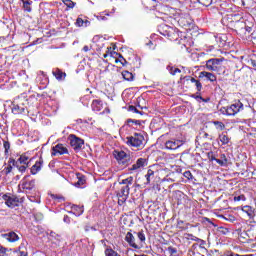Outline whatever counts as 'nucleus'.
Listing matches in <instances>:
<instances>
[{
  "label": "nucleus",
  "instance_id": "nucleus-55",
  "mask_svg": "<svg viewBox=\"0 0 256 256\" xmlns=\"http://www.w3.org/2000/svg\"><path fill=\"white\" fill-rule=\"evenodd\" d=\"M221 159H222V160L227 159V157L225 156V154H222V155H221Z\"/></svg>",
  "mask_w": 256,
  "mask_h": 256
},
{
  "label": "nucleus",
  "instance_id": "nucleus-17",
  "mask_svg": "<svg viewBox=\"0 0 256 256\" xmlns=\"http://www.w3.org/2000/svg\"><path fill=\"white\" fill-rule=\"evenodd\" d=\"M43 167V158H40L36 163L31 167V174L37 175L41 168Z\"/></svg>",
  "mask_w": 256,
  "mask_h": 256
},
{
  "label": "nucleus",
  "instance_id": "nucleus-54",
  "mask_svg": "<svg viewBox=\"0 0 256 256\" xmlns=\"http://www.w3.org/2000/svg\"><path fill=\"white\" fill-rule=\"evenodd\" d=\"M225 256H235V253L231 252V253L226 254Z\"/></svg>",
  "mask_w": 256,
  "mask_h": 256
},
{
  "label": "nucleus",
  "instance_id": "nucleus-50",
  "mask_svg": "<svg viewBox=\"0 0 256 256\" xmlns=\"http://www.w3.org/2000/svg\"><path fill=\"white\" fill-rule=\"evenodd\" d=\"M251 65H252V67H256V60L255 59H251Z\"/></svg>",
  "mask_w": 256,
  "mask_h": 256
},
{
  "label": "nucleus",
  "instance_id": "nucleus-52",
  "mask_svg": "<svg viewBox=\"0 0 256 256\" xmlns=\"http://www.w3.org/2000/svg\"><path fill=\"white\" fill-rule=\"evenodd\" d=\"M179 23H180V25H184L185 26V25H189L190 22H179Z\"/></svg>",
  "mask_w": 256,
  "mask_h": 256
},
{
  "label": "nucleus",
  "instance_id": "nucleus-33",
  "mask_svg": "<svg viewBox=\"0 0 256 256\" xmlns=\"http://www.w3.org/2000/svg\"><path fill=\"white\" fill-rule=\"evenodd\" d=\"M13 171V163H11V159L8 161V166L4 168L5 175H9Z\"/></svg>",
  "mask_w": 256,
  "mask_h": 256
},
{
  "label": "nucleus",
  "instance_id": "nucleus-23",
  "mask_svg": "<svg viewBox=\"0 0 256 256\" xmlns=\"http://www.w3.org/2000/svg\"><path fill=\"white\" fill-rule=\"evenodd\" d=\"M16 163L20 165H29V156L23 154L21 155L18 160H16Z\"/></svg>",
  "mask_w": 256,
  "mask_h": 256
},
{
  "label": "nucleus",
  "instance_id": "nucleus-5",
  "mask_svg": "<svg viewBox=\"0 0 256 256\" xmlns=\"http://www.w3.org/2000/svg\"><path fill=\"white\" fill-rule=\"evenodd\" d=\"M68 140L70 141V145L74 151H81V149H83V145H85V141L74 134H70L68 136Z\"/></svg>",
  "mask_w": 256,
  "mask_h": 256
},
{
  "label": "nucleus",
  "instance_id": "nucleus-56",
  "mask_svg": "<svg viewBox=\"0 0 256 256\" xmlns=\"http://www.w3.org/2000/svg\"><path fill=\"white\" fill-rule=\"evenodd\" d=\"M29 201H34V200H33V196H30V197H29Z\"/></svg>",
  "mask_w": 256,
  "mask_h": 256
},
{
  "label": "nucleus",
  "instance_id": "nucleus-14",
  "mask_svg": "<svg viewBox=\"0 0 256 256\" xmlns=\"http://www.w3.org/2000/svg\"><path fill=\"white\" fill-rule=\"evenodd\" d=\"M143 167H147V159L145 158H138L136 163L129 168V171H137Z\"/></svg>",
  "mask_w": 256,
  "mask_h": 256
},
{
  "label": "nucleus",
  "instance_id": "nucleus-38",
  "mask_svg": "<svg viewBox=\"0 0 256 256\" xmlns=\"http://www.w3.org/2000/svg\"><path fill=\"white\" fill-rule=\"evenodd\" d=\"M177 228L183 230V229H187V226H185V222H184V221L178 220V222H177Z\"/></svg>",
  "mask_w": 256,
  "mask_h": 256
},
{
  "label": "nucleus",
  "instance_id": "nucleus-41",
  "mask_svg": "<svg viewBox=\"0 0 256 256\" xmlns=\"http://www.w3.org/2000/svg\"><path fill=\"white\" fill-rule=\"evenodd\" d=\"M216 163H218V165H221V167H223V165H227V159H215Z\"/></svg>",
  "mask_w": 256,
  "mask_h": 256
},
{
  "label": "nucleus",
  "instance_id": "nucleus-60",
  "mask_svg": "<svg viewBox=\"0 0 256 256\" xmlns=\"http://www.w3.org/2000/svg\"><path fill=\"white\" fill-rule=\"evenodd\" d=\"M235 256H243V255L235 254Z\"/></svg>",
  "mask_w": 256,
  "mask_h": 256
},
{
  "label": "nucleus",
  "instance_id": "nucleus-19",
  "mask_svg": "<svg viewBox=\"0 0 256 256\" xmlns=\"http://www.w3.org/2000/svg\"><path fill=\"white\" fill-rule=\"evenodd\" d=\"M185 79H186V81H190V83H193V85H195L198 93H200V91L203 89V84H201V81H199L191 76H186Z\"/></svg>",
  "mask_w": 256,
  "mask_h": 256
},
{
  "label": "nucleus",
  "instance_id": "nucleus-47",
  "mask_svg": "<svg viewBox=\"0 0 256 256\" xmlns=\"http://www.w3.org/2000/svg\"><path fill=\"white\" fill-rule=\"evenodd\" d=\"M63 221H64V223H67L69 225V223H71V218L66 215V216H64Z\"/></svg>",
  "mask_w": 256,
  "mask_h": 256
},
{
  "label": "nucleus",
  "instance_id": "nucleus-20",
  "mask_svg": "<svg viewBox=\"0 0 256 256\" xmlns=\"http://www.w3.org/2000/svg\"><path fill=\"white\" fill-rule=\"evenodd\" d=\"M10 163H12L13 167H16L20 173H25L27 167H29V165L19 164V162H16L13 158H10Z\"/></svg>",
  "mask_w": 256,
  "mask_h": 256
},
{
  "label": "nucleus",
  "instance_id": "nucleus-1",
  "mask_svg": "<svg viewBox=\"0 0 256 256\" xmlns=\"http://www.w3.org/2000/svg\"><path fill=\"white\" fill-rule=\"evenodd\" d=\"M135 235L138 237V240L135 239ZM147 238L145 237V232L143 230L139 232H128L125 236V241L130 245L133 249H143L145 247V241Z\"/></svg>",
  "mask_w": 256,
  "mask_h": 256
},
{
  "label": "nucleus",
  "instance_id": "nucleus-16",
  "mask_svg": "<svg viewBox=\"0 0 256 256\" xmlns=\"http://www.w3.org/2000/svg\"><path fill=\"white\" fill-rule=\"evenodd\" d=\"M181 147V142L179 140H168L165 143V148L171 151L179 149Z\"/></svg>",
  "mask_w": 256,
  "mask_h": 256
},
{
  "label": "nucleus",
  "instance_id": "nucleus-22",
  "mask_svg": "<svg viewBox=\"0 0 256 256\" xmlns=\"http://www.w3.org/2000/svg\"><path fill=\"white\" fill-rule=\"evenodd\" d=\"M22 7L24 11H27L28 13H31V5H33V1L31 0H21Z\"/></svg>",
  "mask_w": 256,
  "mask_h": 256
},
{
  "label": "nucleus",
  "instance_id": "nucleus-9",
  "mask_svg": "<svg viewBox=\"0 0 256 256\" xmlns=\"http://www.w3.org/2000/svg\"><path fill=\"white\" fill-rule=\"evenodd\" d=\"M2 199L5 200V204L7 205V207H10L11 209L19 207V198L17 196L4 194L2 196Z\"/></svg>",
  "mask_w": 256,
  "mask_h": 256
},
{
  "label": "nucleus",
  "instance_id": "nucleus-40",
  "mask_svg": "<svg viewBox=\"0 0 256 256\" xmlns=\"http://www.w3.org/2000/svg\"><path fill=\"white\" fill-rule=\"evenodd\" d=\"M3 145H4L5 153H9V149H11V144L9 143V141H4Z\"/></svg>",
  "mask_w": 256,
  "mask_h": 256
},
{
  "label": "nucleus",
  "instance_id": "nucleus-61",
  "mask_svg": "<svg viewBox=\"0 0 256 256\" xmlns=\"http://www.w3.org/2000/svg\"><path fill=\"white\" fill-rule=\"evenodd\" d=\"M152 1H155V0H152Z\"/></svg>",
  "mask_w": 256,
  "mask_h": 256
},
{
  "label": "nucleus",
  "instance_id": "nucleus-31",
  "mask_svg": "<svg viewBox=\"0 0 256 256\" xmlns=\"http://www.w3.org/2000/svg\"><path fill=\"white\" fill-rule=\"evenodd\" d=\"M104 253L106 256H121V255H119V253H117L112 248H106Z\"/></svg>",
  "mask_w": 256,
  "mask_h": 256
},
{
  "label": "nucleus",
  "instance_id": "nucleus-34",
  "mask_svg": "<svg viewBox=\"0 0 256 256\" xmlns=\"http://www.w3.org/2000/svg\"><path fill=\"white\" fill-rule=\"evenodd\" d=\"M77 183H76V186H81V185H85V176L81 175V174H77Z\"/></svg>",
  "mask_w": 256,
  "mask_h": 256
},
{
  "label": "nucleus",
  "instance_id": "nucleus-58",
  "mask_svg": "<svg viewBox=\"0 0 256 256\" xmlns=\"http://www.w3.org/2000/svg\"><path fill=\"white\" fill-rule=\"evenodd\" d=\"M242 256H253V254H250V255H242Z\"/></svg>",
  "mask_w": 256,
  "mask_h": 256
},
{
  "label": "nucleus",
  "instance_id": "nucleus-10",
  "mask_svg": "<svg viewBox=\"0 0 256 256\" xmlns=\"http://www.w3.org/2000/svg\"><path fill=\"white\" fill-rule=\"evenodd\" d=\"M129 186H123L117 193L118 205H123L127 199H129Z\"/></svg>",
  "mask_w": 256,
  "mask_h": 256
},
{
  "label": "nucleus",
  "instance_id": "nucleus-25",
  "mask_svg": "<svg viewBox=\"0 0 256 256\" xmlns=\"http://www.w3.org/2000/svg\"><path fill=\"white\" fill-rule=\"evenodd\" d=\"M219 141L222 145H228L231 139L226 134L222 133L219 135Z\"/></svg>",
  "mask_w": 256,
  "mask_h": 256
},
{
  "label": "nucleus",
  "instance_id": "nucleus-46",
  "mask_svg": "<svg viewBox=\"0 0 256 256\" xmlns=\"http://www.w3.org/2000/svg\"><path fill=\"white\" fill-rule=\"evenodd\" d=\"M190 237L191 241H200V239L197 236H194L193 234H188Z\"/></svg>",
  "mask_w": 256,
  "mask_h": 256
},
{
  "label": "nucleus",
  "instance_id": "nucleus-44",
  "mask_svg": "<svg viewBox=\"0 0 256 256\" xmlns=\"http://www.w3.org/2000/svg\"><path fill=\"white\" fill-rule=\"evenodd\" d=\"M7 255V248L0 246V256Z\"/></svg>",
  "mask_w": 256,
  "mask_h": 256
},
{
  "label": "nucleus",
  "instance_id": "nucleus-12",
  "mask_svg": "<svg viewBox=\"0 0 256 256\" xmlns=\"http://www.w3.org/2000/svg\"><path fill=\"white\" fill-rule=\"evenodd\" d=\"M1 237L2 239L8 241V243H17V241H19V235L13 231L1 234Z\"/></svg>",
  "mask_w": 256,
  "mask_h": 256
},
{
  "label": "nucleus",
  "instance_id": "nucleus-59",
  "mask_svg": "<svg viewBox=\"0 0 256 256\" xmlns=\"http://www.w3.org/2000/svg\"><path fill=\"white\" fill-rule=\"evenodd\" d=\"M197 99H201V96H197Z\"/></svg>",
  "mask_w": 256,
  "mask_h": 256
},
{
  "label": "nucleus",
  "instance_id": "nucleus-28",
  "mask_svg": "<svg viewBox=\"0 0 256 256\" xmlns=\"http://www.w3.org/2000/svg\"><path fill=\"white\" fill-rule=\"evenodd\" d=\"M120 185H125V187H129V185H133V177H128L120 182Z\"/></svg>",
  "mask_w": 256,
  "mask_h": 256
},
{
  "label": "nucleus",
  "instance_id": "nucleus-57",
  "mask_svg": "<svg viewBox=\"0 0 256 256\" xmlns=\"http://www.w3.org/2000/svg\"><path fill=\"white\" fill-rule=\"evenodd\" d=\"M148 45H153V42H152V41H149Z\"/></svg>",
  "mask_w": 256,
  "mask_h": 256
},
{
  "label": "nucleus",
  "instance_id": "nucleus-7",
  "mask_svg": "<svg viewBox=\"0 0 256 256\" xmlns=\"http://www.w3.org/2000/svg\"><path fill=\"white\" fill-rule=\"evenodd\" d=\"M114 157L120 165H129V161H131V155L127 154L125 151H114Z\"/></svg>",
  "mask_w": 256,
  "mask_h": 256
},
{
  "label": "nucleus",
  "instance_id": "nucleus-48",
  "mask_svg": "<svg viewBox=\"0 0 256 256\" xmlns=\"http://www.w3.org/2000/svg\"><path fill=\"white\" fill-rule=\"evenodd\" d=\"M82 51H84V53H87L88 51H91V46H84L83 48H82Z\"/></svg>",
  "mask_w": 256,
  "mask_h": 256
},
{
  "label": "nucleus",
  "instance_id": "nucleus-45",
  "mask_svg": "<svg viewBox=\"0 0 256 256\" xmlns=\"http://www.w3.org/2000/svg\"><path fill=\"white\" fill-rule=\"evenodd\" d=\"M168 252L170 255H175L177 253V248H173L172 246L168 247Z\"/></svg>",
  "mask_w": 256,
  "mask_h": 256
},
{
  "label": "nucleus",
  "instance_id": "nucleus-13",
  "mask_svg": "<svg viewBox=\"0 0 256 256\" xmlns=\"http://www.w3.org/2000/svg\"><path fill=\"white\" fill-rule=\"evenodd\" d=\"M67 153H69V151L67 150V148L65 146H63V144H57L56 146H54L52 148V156L66 155Z\"/></svg>",
  "mask_w": 256,
  "mask_h": 256
},
{
  "label": "nucleus",
  "instance_id": "nucleus-35",
  "mask_svg": "<svg viewBox=\"0 0 256 256\" xmlns=\"http://www.w3.org/2000/svg\"><path fill=\"white\" fill-rule=\"evenodd\" d=\"M76 25L77 27H87V25H89V22L83 21L82 18H77Z\"/></svg>",
  "mask_w": 256,
  "mask_h": 256
},
{
  "label": "nucleus",
  "instance_id": "nucleus-11",
  "mask_svg": "<svg viewBox=\"0 0 256 256\" xmlns=\"http://www.w3.org/2000/svg\"><path fill=\"white\" fill-rule=\"evenodd\" d=\"M12 113L14 115H21L23 113H25V104L23 103H19V100H15L12 103Z\"/></svg>",
  "mask_w": 256,
  "mask_h": 256
},
{
  "label": "nucleus",
  "instance_id": "nucleus-32",
  "mask_svg": "<svg viewBox=\"0 0 256 256\" xmlns=\"http://www.w3.org/2000/svg\"><path fill=\"white\" fill-rule=\"evenodd\" d=\"M213 125H215L218 131H223V129H225V124L221 121H214Z\"/></svg>",
  "mask_w": 256,
  "mask_h": 256
},
{
  "label": "nucleus",
  "instance_id": "nucleus-43",
  "mask_svg": "<svg viewBox=\"0 0 256 256\" xmlns=\"http://www.w3.org/2000/svg\"><path fill=\"white\" fill-rule=\"evenodd\" d=\"M14 254H15L16 256H27V252L21 251V250L15 251Z\"/></svg>",
  "mask_w": 256,
  "mask_h": 256
},
{
  "label": "nucleus",
  "instance_id": "nucleus-24",
  "mask_svg": "<svg viewBox=\"0 0 256 256\" xmlns=\"http://www.w3.org/2000/svg\"><path fill=\"white\" fill-rule=\"evenodd\" d=\"M83 211H84L83 207L81 206H77V205L72 206V212L76 217L83 215Z\"/></svg>",
  "mask_w": 256,
  "mask_h": 256
},
{
  "label": "nucleus",
  "instance_id": "nucleus-26",
  "mask_svg": "<svg viewBox=\"0 0 256 256\" xmlns=\"http://www.w3.org/2000/svg\"><path fill=\"white\" fill-rule=\"evenodd\" d=\"M53 75L58 81H61V79H64L66 74L63 71L56 69L53 71Z\"/></svg>",
  "mask_w": 256,
  "mask_h": 256
},
{
  "label": "nucleus",
  "instance_id": "nucleus-18",
  "mask_svg": "<svg viewBox=\"0 0 256 256\" xmlns=\"http://www.w3.org/2000/svg\"><path fill=\"white\" fill-rule=\"evenodd\" d=\"M146 181L144 182V185H150L152 181H155V172L151 168L147 170V173L145 174Z\"/></svg>",
  "mask_w": 256,
  "mask_h": 256
},
{
  "label": "nucleus",
  "instance_id": "nucleus-2",
  "mask_svg": "<svg viewBox=\"0 0 256 256\" xmlns=\"http://www.w3.org/2000/svg\"><path fill=\"white\" fill-rule=\"evenodd\" d=\"M219 111L222 115L235 116L243 111V103L238 100L230 106L220 108Z\"/></svg>",
  "mask_w": 256,
  "mask_h": 256
},
{
  "label": "nucleus",
  "instance_id": "nucleus-49",
  "mask_svg": "<svg viewBox=\"0 0 256 256\" xmlns=\"http://www.w3.org/2000/svg\"><path fill=\"white\" fill-rule=\"evenodd\" d=\"M53 199H59L60 201H65V198H63V196H55V195H52Z\"/></svg>",
  "mask_w": 256,
  "mask_h": 256
},
{
  "label": "nucleus",
  "instance_id": "nucleus-15",
  "mask_svg": "<svg viewBox=\"0 0 256 256\" xmlns=\"http://www.w3.org/2000/svg\"><path fill=\"white\" fill-rule=\"evenodd\" d=\"M199 77L200 79H207V81H210L211 83H215V81H217V76H215V74L211 73V72H207V71H202L199 73Z\"/></svg>",
  "mask_w": 256,
  "mask_h": 256
},
{
  "label": "nucleus",
  "instance_id": "nucleus-39",
  "mask_svg": "<svg viewBox=\"0 0 256 256\" xmlns=\"http://www.w3.org/2000/svg\"><path fill=\"white\" fill-rule=\"evenodd\" d=\"M234 201L235 202H237V201H247V198L245 197V195L241 194L239 196H235Z\"/></svg>",
  "mask_w": 256,
  "mask_h": 256
},
{
  "label": "nucleus",
  "instance_id": "nucleus-3",
  "mask_svg": "<svg viewBox=\"0 0 256 256\" xmlns=\"http://www.w3.org/2000/svg\"><path fill=\"white\" fill-rule=\"evenodd\" d=\"M144 141L145 137L141 133H134L132 136H128L125 139V143L128 145V147H136V149L143 147Z\"/></svg>",
  "mask_w": 256,
  "mask_h": 256
},
{
  "label": "nucleus",
  "instance_id": "nucleus-4",
  "mask_svg": "<svg viewBox=\"0 0 256 256\" xmlns=\"http://www.w3.org/2000/svg\"><path fill=\"white\" fill-rule=\"evenodd\" d=\"M104 59H107V57H110L112 59H115V63H121V65L125 66L127 64V60L121 56V54L112 51L111 47L107 48V51L105 54H103Z\"/></svg>",
  "mask_w": 256,
  "mask_h": 256
},
{
  "label": "nucleus",
  "instance_id": "nucleus-8",
  "mask_svg": "<svg viewBox=\"0 0 256 256\" xmlns=\"http://www.w3.org/2000/svg\"><path fill=\"white\" fill-rule=\"evenodd\" d=\"M35 179H29V176H25L19 184V187L23 189V191H33L35 189Z\"/></svg>",
  "mask_w": 256,
  "mask_h": 256
},
{
  "label": "nucleus",
  "instance_id": "nucleus-21",
  "mask_svg": "<svg viewBox=\"0 0 256 256\" xmlns=\"http://www.w3.org/2000/svg\"><path fill=\"white\" fill-rule=\"evenodd\" d=\"M91 107L92 111H101L103 109V102L101 100H93Z\"/></svg>",
  "mask_w": 256,
  "mask_h": 256
},
{
  "label": "nucleus",
  "instance_id": "nucleus-27",
  "mask_svg": "<svg viewBox=\"0 0 256 256\" xmlns=\"http://www.w3.org/2000/svg\"><path fill=\"white\" fill-rule=\"evenodd\" d=\"M122 77H123V79H125V81H133V73H131L129 71H123Z\"/></svg>",
  "mask_w": 256,
  "mask_h": 256
},
{
  "label": "nucleus",
  "instance_id": "nucleus-36",
  "mask_svg": "<svg viewBox=\"0 0 256 256\" xmlns=\"http://www.w3.org/2000/svg\"><path fill=\"white\" fill-rule=\"evenodd\" d=\"M64 5H66V7H68V9H73V7H75V2H73L72 0H62Z\"/></svg>",
  "mask_w": 256,
  "mask_h": 256
},
{
  "label": "nucleus",
  "instance_id": "nucleus-37",
  "mask_svg": "<svg viewBox=\"0 0 256 256\" xmlns=\"http://www.w3.org/2000/svg\"><path fill=\"white\" fill-rule=\"evenodd\" d=\"M200 5H203L204 7H209L212 3L213 0H198Z\"/></svg>",
  "mask_w": 256,
  "mask_h": 256
},
{
  "label": "nucleus",
  "instance_id": "nucleus-30",
  "mask_svg": "<svg viewBox=\"0 0 256 256\" xmlns=\"http://www.w3.org/2000/svg\"><path fill=\"white\" fill-rule=\"evenodd\" d=\"M242 211L248 215V217H253V208L251 206H244Z\"/></svg>",
  "mask_w": 256,
  "mask_h": 256
},
{
  "label": "nucleus",
  "instance_id": "nucleus-29",
  "mask_svg": "<svg viewBox=\"0 0 256 256\" xmlns=\"http://www.w3.org/2000/svg\"><path fill=\"white\" fill-rule=\"evenodd\" d=\"M167 70L169 71L170 75H177V73H181V69L175 68L173 66H168Z\"/></svg>",
  "mask_w": 256,
  "mask_h": 256
},
{
  "label": "nucleus",
  "instance_id": "nucleus-51",
  "mask_svg": "<svg viewBox=\"0 0 256 256\" xmlns=\"http://www.w3.org/2000/svg\"><path fill=\"white\" fill-rule=\"evenodd\" d=\"M130 109H131L132 111H134L135 113H139V110H137V108H135L134 106H131Z\"/></svg>",
  "mask_w": 256,
  "mask_h": 256
},
{
  "label": "nucleus",
  "instance_id": "nucleus-6",
  "mask_svg": "<svg viewBox=\"0 0 256 256\" xmlns=\"http://www.w3.org/2000/svg\"><path fill=\"white\" fill-rule=\"evenodd\" d=\"M221 63H223V59L212 58L206 61V69L208 71H219L221 69Z\"/></svg>",
  "mask_w": 256,
  "mask_h": 256
},
{
  "label": "nucleus",
  "instance_id": "nucleus-42",
  "mask_svg": "<svg viewBox=\"0 0 256 256\" xmlns=\"http://www.w3.org/2000/svg\"><path fill=\"white\" fill-rule=\"evenodd\" d=\"M183 175L186 179H193V174H191V171H185Z\"/></svg>",
  "mask_w": 256,
  "mask_h": 256
},
{
  "label": "nucleus",
  "instance_id": "nucleus-53",
  "mask_svg": "<svg viewBox=\"0 0 256 256\" xmlns=\"http://www.w3.org/2000/svg\"><path fill=\"white\" fill-rule=\"evenodd\" d=\"M215 159H217L215 156L213 155L210 156V161H215Z\"/></svg>",
  "mask_w": 256,
  "mask_h": 256
}]
</instances>
